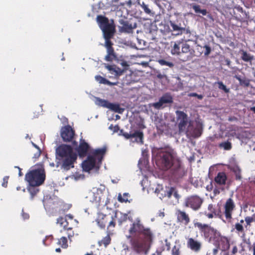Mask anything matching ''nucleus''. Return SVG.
<instances>
[{
  "mask_svg": "<svg viewBox=\"0 0 255 255\" xmlns=\"http://www.w3.org/2000/svg\"><path fill=\"white\" fill-rule=\"evenodd\" d=\"M129 233L131 235L127 237L129 239L131 249L137 254H147L148 249L146 244L152 240V234L149 228H144L139 218L135 219L131 225Z\"/></svg>",
  "mask_w": 255,
  "mask_h": 255,
  "instance_id": "f257e3e1",
  "label": "nucleus"
},
{
  "mask_svg": "<svg viewBox=\"0 0 255 255\" xmlns=\"http://www.w3.org/2000/svg\"><path fill=\"white\" fill-rule=\"evenodd\" d=\"M56 159L57 166L68 171L74 167L77 159V154L70 145L61 144L56 149Z\"/></svg>",
  "mask_w": 255,
  "mask_h": 255,
  "instance_id": "f03ea898",
  "label": "nucleus"
},
{
  "mask_svg": "<svg viewBox=\"0 0 255 255\" xmlns=\"http://www.w3.org/2000/svg\"><path fill=\"white\" fill-rule=\"evenodd\" d=\"M178 127L180 133L186 132L187 134H190L192 136L197 137L201 135V132L199 128H195L193 131V122L188 121L187 115L183 111H176Z\"/></svg>",
  "mask_w": 255,
  "mask_h": 255,
  "instance_id": "7ed1b4c3",
  "label": "nucleus"
},
{
  "mask_svg": "<svg viewBox=\"0 0 255 255\" xmlns=\"http://www.w3.org/2000/svg\"><path fill=\"white\" fill-rule=\"evenodd\" d=\"M97 21L102 30L103 37L105 40V44L113 43L111 39L114 37L115 33V27L109 23V19L103 15H98Z\"/></svg>",
  "mask_w": 255,
  "mask_h": 255,
  "instance_id": "20e7f679",
  "label": "nucleus"
},
{
  "mask_svg": "<svg viewBox=\"0 0 255 255\" xmlns=\"http://www.w3.org/2000/svg\"><path fill=\"white\" fill-rule=\"evenodd\" d=\"M175 160L171 151L161 150L157 155L156 163L163 170H167L174 164Z\"/></svg>",
  "mask_w": 255,
  "mask_h": 255,
  "instance_id": "39448f33",
  "label": "nucleus"
},
{
  "mask_svg": "<svg viewBox=\"0 0 255 255\" xmlns=\"http://www.w3.org/2000/svg\"><path fill=\"white\" fill-rule=\"evenodd\" d=\"M46 178L45 172L43 169L37 168L29 170L26 173L25 180L29 185H42Z\"/></svg>",
  "mask_w": 255,
  "mask_h": 255,
  "instance_id": "423d86ee",
  "label": "nucleus"
},
{
  "mask_svg": "<svg viewBox=\"0 0 255 255\" xmlns=\"http://www.w3.org/2000/svg\"><path fill=\"white\" fill-rule=\"evenodd\" d=\"M171 179L175 182H179L187 176V171L180 161L177 160L170 171Z\"/></svg>",
  "mask_w": 255,
  "mask_h": 255,
  "instance_id": "0eeeda50",
  "label": "nucleus"
},
{
  "mask_svg": "<svg viewBox=\"0 0 255 255\" xmlns=\"http://www.w3.org/2000/svg\"><path fill=\"white\" fill-rule=\"evenodd\" d=\"M195 56H198L194 49L186 42H182L180 59L183 61L191 60Z\"/></svg>",
  "mask_w": 255,
  "mask_h": 255,
  "instance_id": "6e6552de",
  "label": "nucleus"
},
{
  "mask_svg": "<svg viewBox=\"0 0 255 255\" xmlns=\"http://www.w3.org/2000/svg\"><path fill=\"white\" fill-rule=\"evenodd\" d=\"M120 30L122 32L126 33H132L134 29L137 27V23L135 20L130 19L129 20L121 19L119 20Z\"/></svg>",
  "mask_w": 255,
  "mask_h": 255,
  "instance_id": "1a4fd4ad",
  "label": "nucleus"
},
{
  "mask_svg": "<svg viewBox=\"0 0 255 255\" xmlns=\"http://www.w3.org/2000/svg\"><path fill=\"white\" fill-rule=\"evenodd\" d=\"M203 202V199L199 196L193 195L188 197L185 199L184 206L186 207L190 208L194 211H196L200 208Z\"/></svg>",
  "mask_w": 255,
  "mask_h": 255,
  "instance_id": "9d476101",
  "label": "nucleus"
},
{
  "mask_svg": "<svg viewBox=\"0 0 255 255\" xmlns=\"http://www.w3.org/2000/svg\"><path fill=\"white\" fill-rule=\"evenodd\" d=\"M224 214L227 221H231L232 219L233 212L236 209V204L232 198H228L224 206Z\"/></svg>",
  "mask_w": 255,
  "mask_h": 255,
  "instance_id": "9b49d317",
  "label": "nucleus"
},
{
  "mask_svg": "<svg viewBox=\"0 0 255 255\" xmlns=\"http://www.w3.org/2000/svg\"><path fill=\"white\" fill-rule=\"evenodd\" d=\"M187 247L194 253H199L202 247V244L200 241L193 238L188 237L186 238Z\"/></svg>",
  "mask_w": 255,
  "mask_h": 255,
  "instance_id": "f8f14e48",
  "label": "nucleus"
},
{
  "mask_svg": "<svg viewBox=\"0 0 255 255\" xmlns=\"http://www.w3.org/2000/svg\"><path fill=\"white\" fill-rule=\"evenodd\" d=\"M57 223L60 224V226L63 227L64 230L66 231V234L69 239L74 236L73 228L69 226L66 219L60 217L57 219Z\"/></svg>",
  "mask_w": 255,
  "mask_h": 255,
  "instance_id": "ddd939ff",
  "label": "nucleus"
},
{
  "mask_svg": "<svg viewBox=\"0 0 255 255\" xmlns=\"http://www.w3.org/2000/svg\"><path fill=\"white\" fill-rule=\"evenodd\" d=\"M113 43L105 44V47L107 49V55L105 56V59L108 62H112L113 61H118V56L115 52L114 49L113 47Z\"/></svg>",
  "mask_w": 255,
  "mask_h": 255,
  "instance_id": "4468645a",
  "label": "nucleus"
},
{
  "mask_svg": "<svg viewBox=\"0 0 255 255\" xmlns=\"http://www.w3.org/2000/svg\"><path fill=\"white\" fill-rule=\"evenodd\" d=\"M75 134L74 130L69 126H65L61 131V137L65 141H71Z\"/></svg>",
  "mask_w": 255,
  "mask_h": 255,
  "instance_id": "2eb2a0df",
  "label": "nucleus"
},
{
  "mask_svg": "<svg viewBox=\"0 0 255 255\" xmlns=\"http://www.w3.org/2000/svg\"><path fill=\"white\" fill-rule=\"evenodd\" d=\"M173 102V98L169 93L163 95L159 101L153 104V107L157 109H160L164 104H170Z\"/></svg>",
  "mask_w": 255,
  "mask_h": 255,
  "instance_id": "dca6fc26",
  "label": "nucleus"
},
{
  "mask_svg": "<svg viewBox=\"0 0 255 255\" xmlns=\"http://www.w3.org/2000/svg\"><path fill=\"white\" fill-rule=\"evenodd\" d=\"M90 148V146L85 140L81 139L79 146L77 148V151L80 157H85L87 154Z\"/></svg>",
  "mask_w": 255,
  "mask_h": 255,
  "instance_id": "f3484780",
  "label": "nucleus"
},
{
  "mask_svg": "<svg viewBox=\"0 0 255 255\" xmlns=\"http://www.w3.org/2000/svg\"><path fill=\"white\" fill-rule=\"evenodd\" d=\"M96 164V160L94 156L89 155L86 160L83 161L82 167L84 171H90L93 169Z\"/></svg>",
  "mask_w": 255,
  "mask_h": 255,
  "instance_id": "a211bd4d",
  "label": "nucleus"
},
{
  "mask_svg": "<svg viewBox=\"0 0 255 255\" xmlns=\"http://www.w3.org/2000/svg\"><path fill=\"white\" fill-rule=\"evenodd\" d=\"M220 232L214 227L210 226L205 239L210 242H214L220 238Z\"/></svg>",
  "mask_w": 255,
  "mask_h": 255,
  "instance_id": "6ab92c4d",
  "label": "nucleus"
},
{
  "mask_svg": "<svg viewBox=\"0 0 255 255\" xmlns=\"http://www.w3.org/2000/svg\"><path fill=\"white\" fill-rule=\"evenodd\" d=\"M178 222L187 226L190 222L189 215L184 211L178 210L176 212Z\"/></svg>",
  "mask_w": 255,
  "mask_h": 255,
  "instance_id": "aec40b11",
  "label": "nucleus"
},
{
  "mask_svg": "<svg viewBox=\"0 0 255 255\" xmlns=\"http://www.w3.org/2000/svg\"><path fill=\"white\" fill-rule=\"evenodd\" d=\"M106 151L107 147L106 146L101 148H97L92 152V155L91 156H94L95 160L97 159L98 161V163L101 164L106 154Z\"/></svg>",
  "mask_w": 255,
  "mask_h": 255,
  "instance_id": "412c9836",
  "label": "nucleus"
},
{
  "mask_svg": "<svg viewBox=\"0 0 255 255\" xmlns=\"http://www.w3.org/2000/svg\"><path fill=\"white\" fill-rule=\"evenodd\" d=\"M194 226L195 228H197L201 235L205 239L211 226L209 224H203L201 222H194Z\"/></svg>",
  "mask_w": 255,
  "mask_h": 255,
  "instance_id": "4be33fe9",
  "label": "nucleus"
},
{
  "mask_svg": "<svg viewBox=\"0 0 255 255\" xmlns=\"http://www.w3.org/2000/svg\"><path fill=\"white\" fill-rule=\"evenodd\" d=\"M215 245H218V244H220L221 250L222 251H225L229 249L230 247L229 243L227 238L223 237L220 234V238L217 240H215L214 242Z\"/></svg>",
  "mask_w": 255,
  "mask_h": 255,
  "instance_id": "5701e85b",
  "label": "nucleus"
},
{
  "mask_svg": "<svg viewBox=\"0 0 255 255\" xmlns=\"http://www.w3.org/2000/svg\"><path fill=\"white\" fill-rule=\"evenodd\" d=\"M108 220L109 218L108 215L100 213L98 214L96 221L100 228L105 229Z\"/></svg>",
  "mask_w": 255,
  "mask_h": 255,
  "instance_id": "b1692460",
  "label": "nucleus"
},
{
  "mask_svg": "<svg viewBox=\"0 0 255 255\" xmlns=\"http://www.w3.org/2000/svg\"><path fill=\"white\" fill-rule=\"evenodd\" d=\"M105 67L112 74H113L117 76L122 75L125 72V70L121 69L115 65H107Z\"/></svg>",
  "mask_w": 255,
  "mask_h": 255,
  "instance_id": "393cba45",
  "label": "nucleus"
},
{
  "mask_svg": "<svg viewBox=\"0 0 255 255\" xmlns=\"http://www.w3.org/2000/svg\"><path fill=\"white\" fill-rule=\"evenodd\" d=\"M227 176L225 172H219L217 175L214 178V181L216 184L219 185H224L227 180Z\"/></svg>",
  "mask_w": 255,
  "mask_h": 255,
  "instance_id": "a878e982",
  "label": "nucleus"
},
{
  "mask_svg": "<svg viewBox=\"0 0 255 255\" xmlns=\"http://www.w3.org/2000/svg\"><path fill=\"white\" fill-rule=\"evenodd\" d=\"M182 42L178 41L174 43L171 49V53L172 55H178L180 57Z\"/></svg>",
  "mask_w": 255,
  "mask_h": 255,
  "instance_id": "bb28decb",
  "label": "nucleus"
},
{
  "mask_svg": "<svg viewBox=\"0 0 255 255\" xmlns=\"http://www.w3.org/2000/svg\"><path fill=\"white\" fill-rule=\"evenodd\" d=\"M95 79L97 81H98L100 84H103L105 85H108L109 86H115L117 85L119 83V82H111L107 79L103 77L102 76L100 75H97L95 77Z\"/></svg>",
  "mask_w": 255,
  "mask_h": 255,
  "instance_id": "cd10ccee",
  "label": "nucleus"
},
{
  "mask_svg": "<svg viewBox=\"0 0 255 255\" xmlns=\"http://www.w3.org/2000/svg\"><path fill=\"white\" fill-rule=\"evenodd\" d=\"M170 25L172 28V31L175 32L174 34L175 35H181L185 30V27H180L173 22H171Z\"/></svg>",
  "mask_w": 255,
  "mask_h": 255,
  "instance_id": "c85d7f7f",
  "label": "nucleus"
},
{
  "mask_svg": "<svg viewBox=\"0 0 255 255\" xmlns=\"http://www.w3.org/2000/svg\"><path fill=\"white\" fill-rule=\"evenodd\" d=\"M132 138H135V140L142 144L143 143V133L140 130H137L132 133Z\"/></svg>",
  "mask_w": 255,
  "mask_h": 255,
  "instance_id": "c756f323",
  "label": "nucleus"
},
{
  "mask_svg": "<svg viewBox=\"0 0 255 255\" xmlns=\"http://www.w3.org/2000/svg\"><path fill=\"white\" fill-rule=\"evenodd\" d=\"M39 185H29L27 186V189L29 192L31 199H33L36 194L39 192V189L38 187Z\"/></svg>",
  "mask_w": 255,
  "mask_h": 255,
  "instance_id": "7c9ffc66",
  "label": "nucleus"
},
{
  "mask_svg": "<svg viewBox=\"0 0 255 255\" xmlns=\"http://www.w3.org/2000/svg\"><path fill=\"white\" fill-rule=\"evenodd\" d=\"M108 109L119 114H122L124 111V109L121 108L119 104L110 103Z\"/></svg>",
  "mask_w": 255,
  "mask_h": 255,
  "instance_id": "2f4dec72",
  "label": "nucleus"
},
{
  "mask_svg": "<svg viewBox=\"0 0 255 255\" xmlns=\"http://www.w3.org/2000/svg\"><path fill=\"white\" fill-rule=\"evenodd\" d=\"M237 80H238L240 83V85L245 87H249L250 83V80L246 77L242 78L239 75H235L234 77Z\"/></svg>",
  "mask_w": 255,
  "mask_h": 255,
  "instance_id": "473e14b6",
  "label": "nucleus"
},
{
  "mask_svg": "<svg viewBox=\"0 0 255 255\" xmlns=\"http://www.w3.org/2000/svg\"><path fill=\"white\" fill-rule=\"evenodd\" d=\"M129 197L130 195L128 193H125L123 194V195H122L121 193H119L118 200L121 203L129 202V201L128 200V198Z\"/></svg>",
  "mask_w": 255,
  "mask_h": 255,
  "instance_id": "72a5a7b5",
  "label": "nucleus"
},
{
  "mask_svg": "<svg viewBox=\"0 0 255 255\" xmlns=\"http://www.w3.org/2000/svg\"><path fill=\"white\" fill-rule=\"evenodd\" d=\"M95 103L96 105L108 108L110 102L106 100L100 99V98H96Z\"/></svg>",
  "mask_w": 255,
  "mask_h": 255,
  "instance_id": "f704fd0d",
  "label": "nucleus"
},
{
  "mask_svg": "<svg viewBox=\"0 0 255 255\" xmlns=\"http://www.w3.org/2000/svg\"><path fill=\"white\" fill-rule=\"evenodd\" d=\"M241 59L245 62H251L253 60V56L244 50H241Z\"/></svg>",
  "mask_w": 255,
  "mask_h": 255,
  "instance_id": "c9c22d12",
  "label": "nucleus"
},
{
  "mask_svg": "<svg viewBox=\"0 0 255 255\" xmlns=\"http://www.w3.org/2000/svg\"><path fill=\"white\" fill-rule=\"evenodd\" d=\"M218 147L220 148H223L225 150H229L232 149V145L231 142L227 141L219 143Z\"/></svg>",
  "mask_w": 255,
  "mask_h": 255,
  "instance_id": "e433bc0d",
  "label": "nucleus"
},
{
  "mask_svg": "<svg viewBox=\"0 0 255 255\" xmlns=\"http://www.w3.org/2000/svg\"><path fill=\"white\" fill-rule=\"evenodd\" d=\"M57 244L63 249H66L68 246V240L66 237H62L60 238Z\"/></svg>",
  "mask_w": 255,
  "mask_h": 255,
  "instance_id": "4c0bfd02",
  "label": "nucleus"
},
{
  "mask_svg": "<svg viewBox=\"0 0 255 255\" xmlns=\"http://www.w3.org/2000/svg\"><path fill=\"white\" fill-rule=\"evenodd\" d=\"M215 84H217L218 86V88L220 90H223L225 93H229L230 92V89L228 88L222 81L215 82Z\"/></svg>",
  "mask_w": 255,
  "mask_h": 255,
  "instance_id": "58836bf2",
  "label": "nucleus"
},
{
  "mask_svg": "<svg viewBox=\"0 0 255 255\" xmlns=\"http://www.w3.org/2000/svg\"><path fill=\"white\" fill-rule=\"evenodd\" d=\"M192 8L196 13H200L203 15H206L207 13V10L205 9H201L199 5H194Z\"/></svg>",
  "mask_w": 255,
  "mask_h": 255,
  "instance_id": "ea45409f",
  "label": "nucleus"
},
{
  "mask_svg": "<svg viewBox=\"0 0 255 255\" xmlns=\"http://www.w3.org/2000/svg\"><path fill=\"white\" fill-rule=\"evenodd\" d=\"M208 209L210 211V212L214 213V215L216 217H218L219 218H221L222 217V214L221 212L219 213H217L215 208L213 204H210L208 206Z\"/></svg>",
  "mask_w": 255,
  "mask_h": 255,
  "instance_id": "a19ab883",
  "label": "nucleus"
},
{
  "mask_svg": "<svg viewBox=\"0 0 255 255\" xmlns=\"http://www.w3.org/2000/svg\"><path fill=\"white\" fill-rule=\"evenodd\" d=\"M245 221L247 224L246 227L250 226L252 223L255 222V214H254L252 216L246 217Z\"/></svg>",
  "mask_w": 255,
  "mask_h": 255,
  "instance_id": "79ce46f5",
  "label": "nucleus"
},
{
  "mask_svg": "<svg viewBox=\"0 0 255 255\" xmlns=\"http://www.w3.org/2000/svg\"><path fill=\"white\" fill-rule=\"evenodd\" d=\"M111 240L110 236L108 235L99 242L100 245H104L105 247H107L110 244Z\"/></svg>",
  "mask_w": 255,
  "mask_h": 255,
  "instance_id": "37998d69",
  "label": "nucleus"
},
{
  "mask_svg": "<svg viewBox=\"0 0 255 255\" xmlns=\"http://www.w3.org/2000/svg\"><path fill=\"white\" fill-rule=\"evenodd\" d=\"M124 2H121L120 0H112L111 5L112 7H115V9H118L121 6H124Z\"/></svg>",
  "mask_w": 255,
  "mask_h": 255,
  "instance_id": "c03bdc74",
  "label": "nucleus"
},
{
  "mask_svg": "<svg viewBox=\"0 0 255 255\" xmlns=\"http://www.w3.org/2000/svg\"><path fill=\"white\" fill-rule=\"evenodd\" d=\"M233 171L234 172L236 176V180H241L242 178L241 171L239 167H236L233 168Z\"/></svg>",
  "mask_w": 255,
  "mask_h": 255,
  "instance_id": "a18cd8bd",
  "label": "nucleus"
},
{
  "mask_svg": "<svg viewBox=\"0 0 255 255\" xmlns=\"http://www.w3.org/2000/svg\"><path fill=\"white\" fill-rule=\"evenodd\" d=\"M235 229L236 230V231L238 233H242L243 234V235H245L244 228L243 225L241 224L238 223H236L235 225Z\"/></svg>",
  "mask_w": 255,
  "mask_h": 255,
  "instance_id": "49530a36",
  "label": "nucleus"
},
{
  "mask_svg": "<svg viewBox=\"0 0 255 255\" xmlns=\"http://www.w3.org/2000/svg\"><path fill=\"white\" fill-rule=\"evenodd\" d=\"M128 219V215L121 213V217L118 219V223L120 226L122 225L124 222L127 221Z\"/></svg>",
  "mask_w": 255,
  "mask_h": 255,
  "instance_id": "de8ad7c7",
  "label": "nucleus"
},
{
  "mask_svg": "<svg viewBox=\"0 0 255 255\" xmlns=\"http://www.w3.org/2000/svg\"><path fill=\"white\" fill-rule=\"evenodd\" d=\"M158 63L162 66H167L170 68L174 66V64L172 62L167 61L164 59H160L158 60Z\"/></svg>",
  "mask_w": 255,
  "mask_h": 255,
  "instance_id": "09e8293b",
  "label": "nucleus"
},
{
  "mask_svg": "<svg viewBox=\"0 0 255 255\" xmlns=\"http://www.w3.org/2000/svg\"><path fill=\"white\" fill-rule=\"evenodd\" d=\"M172 255H180V247L179 246H174L171 251Z\"/></svg>",
  "mask_w": 255,
  "mask_h": 255,
  "instance_id": "8fccbe9b",
  "label": "nucleus"
},
{
  "mask_svg": "<svg viewBox=\"0 0 255 255\" xmlns=\"http://www.w3.org/2000/svg\"><path fill=\"white\" fill-rule=\"evenodd\" d=\"M248 29L250 31H255V19L250 20L247 22Z\"/></svg>",
  "mask_w": 255,
  "mask_h": 255,
  "instance_id": "3c124183",
  "label": "nucleus"
},
{
  "mask_svg": "<svg viewBox=\"0 0 255 255\" xmlns=\"http://www.w3.org/2000/svg\"><path fill=\"white\" fill-rule=\"evenodd\" d=\"M117 213L116 212L115 214L114 217L113 216H111V220L109 223V225L108 226V229H109L110 227L115 228L116 226V222L114 219V217H117Z\"/></svg>",
  "mask_w": 255,
  "mask_h": 255,
  "instance_id": "603ef678",
  "label": "nucleus"
},
{
  "mask_svg": "<svg viewBox=\"0 0 255 255\" xmlns=\"http://www.w3.org/2000/svg\"><path fill=\"white\" fill-rule=\"evenodd\" d=\"M118 62L123 67V69L125 70V71L126 72L129 67V64L128 63V62L124 60H118Z\"/></svg>",
  "mask_w": 255,
  "mask_h": 255,
  "instance_id": "864d4df0",
  "label": "nucleus"
},
{
  "mask_svg": "<svg viewBox=\"0 0 255 255\" xmlns=\"http://www.w3.org/2000/svg\"><path fill=\"white\" fill-rule=\"evenodd\" d=\"M141 7L143 9L144 11L147 14H150L151 10L148 8V5H146L144 2H142V4H140Z\"/></svg>",
  "mask_w": 255,
  "mask_h": 255,
  "instance_id": "5fc2aeb1",
  "label": "nucleus"
},
{
  "mask_svg": "<svg viewBox=\"0 0 255 255\" xmlns=\"http://www.w3.org/2000/svg\"><path fill=\"white\" fill-rule=\"evenodd\" d=\"M174 187H171L169 188L168 190H167L166 192L165 195L167 196L168 198H171L173 195V193L174 192Z\"/></svg>",
  "mask_w": 255,
  "mask_h": 255,
  "instance_id": "6e6d98bb",
  "label": "nucleus"
},
{
  "mask_svg": "<svg viewBox=\"0 0 255 255\" xmlns=\"http://www.w3.org/2000/svg\"><path fill=\"white\" fill-rule=\"evenodd\" d=\"M121 134L125 137L126 139H129L132 138V133H128L126 132H124L123 129H121L120 130Z\"/></svg>",
  "mask_w": 255,
  "mask_h": 255,
  "instance_id": "4d7b16f0",
  "label": "nucleus"
},
{
  "mask_svg": "<svg viewBox=\"0 0 255 255\" xmlns=\"http://www.w3.org/2000/svg\"><path fill=\"white\" fill-rule=\"evenodd\" d=\"M8 179H9V176H5L3 178L2 183L1 184V185L2 187L5 188L7 186Z\"/></svg>",
  "mask_w": 255,
  "mask_h": 255,
  "instance_id": "13d9d810",
  "label": "nucleus"
},
{
  "mask_svg": "<svg viewBox=\"0 0 255 255\" xmlns=\"http://www.w3.org/2000/svg\"><path fill=\"white\" fill-rule=\"evenodd\" d=\"M204 48L205 49V51L204 52V55L206 56H208L211 53V47L207 45H205L204 47Z\"/></svg>",
  "mask_w": 255,
  "mask_h": 255,
  "instance_id": "bf43d9fd",
  "label": "nucleus"
},
{
  "mask_svg": "<svg viewBox=\"0 0 255 255\" xmlns=\"http://www.w3.org/2000/svg\"><path fill=\"white\" fill-rule=\"evenodd\" d=\"M109 128L113 130L114 132H117L120 130V127L118 125L114 126L113 125H111L109 127Z\"/></svg>",
  "mask_w": 255,
  "mask_h": 255,
  "instance_id": "052dcab7",
  "label": "nucleus"
},
{
  "mask_svg": "<svg viewBox=\"0 0 255 255\" xmlns=\"http://www.w3.org/2000/svg\"><path fill=\"white\" fill-rule=\"evenodd\" d=\"M216 248L213 250V255H217L218 253L219 250H221V245L220 244H218V245H216Z\"/></svg>",
  "mask_w": 255,
  "mask_h": 255,
  "instance_id": "680f3d73",
  "label": "nucleus"
},
{
  "mask_svg": "<svg viewBox=\"0 0 255 255\" xmlns=\"http://www.w3.org/2000/svg\"><path fill=\"white\" fill-rule=\"evenodd\" d=\"M189 96H191V97H197L198 99H200V100H201L203 99V95H198V94L196 93H190L189 94Z\"/></svg>",
  "mask_w": 255,
  "mask_h": 255,
  "instance_id": "e2e57ef3",
  "label": "nucleus"
},
{
  "mask_svg": "<svg viewBox=\"0 0 255 255\" xmlns=\"http://www.w3.org/2000/svg\"><path fill=\"white\" fill-rule=\"evenodd\" d=\"M221 188L218 187H215L213 189V193L214 196H216L220 193Z\"/></svg>",
  "mask_w": 255,
  "mask_h": 255,
  "instance_id": "0e129e2a",
  "label": "nucleus"
},
{
  "mask_svg": "<svg viewBox=\"0 0 255 255\" xmlns=\"http://www.w3.org/2000/svg\"><path fill=\"white\" fill-rule=\"evenodd\" d=\"M219 137L216 136V135H214L212 136L209 137L208 140L211 142H215L216 139H218Z\"/></svg>",
  "mask_w": 255,
  "mask_h": 255,
  "instance_id": "69168bd1",
  "label": "nucleus"
},
{
  "mask_svg": "<svg viewBox=\"0 0 255 255\" xmlns=\"http://www.w3.org/2000/svg\"><path fill=\"white\" fill-rule=\"evenodd\" d=\"M238 252V249L236 246L233 247L231 252V255H235Z\"/></svg>",
  "mask_w": 255,
  "mask_h": 255,
  "instance_id": "338daca9",
  "label": "nucleus"
},
{
  "mask_svg": "<svg viewBox=\"0 0 255 255\" xmlns=\"http://www.w3.org/2000/svg\"><path fill=\"white\" fill-rule=\"evenodd\" d=\"M204 215H205L207 217H208V218H209V219H212V218H213L215 216V215H214V213H212V212H211V213H207L205 212V213H204Z\"/></svg>",
  "mask_w": 255,
  "mask_h": 255,
  "instance_id": "774afa93",
  "label": "nucleus"
}]
</instances>
